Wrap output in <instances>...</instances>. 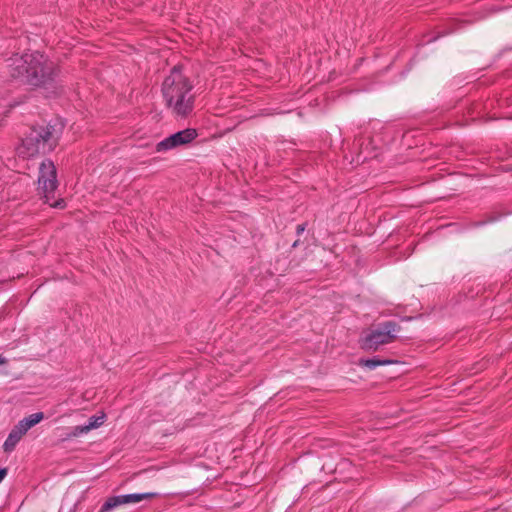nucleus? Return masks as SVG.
I'll list each match as a JSON object with an SVG mask.
<instances>
[{
    "label": "nucleus",
    "mask_w": 512,
    "mask_h": 512,
    "mask_svg": "<svg viewBox=\"0 0 512 512\" xmlns=\"http://www.w3.org/2000/svg\"><path fill=\"white\" fill-rule=\"evenodd\" d=\"M393 363L391 360H382L378 358H372V359H366V360H360V365L365 366L369 369H375L378 366L381 365H387Z\"/></svg>",
    "instance_id": "obj_10"
},
{
    "label": "nucleus",
    "mask_w": 512,
    "mask_h": 512,
    "mask_svg": "<svg viewBox=\"0 0 512 512\" xmlns=\"http://www.w3.org/2000/svg\"><path fill=\"white\" fill-rule=\"evenodd\" d=\"M303 230H304V228H303V227L298 226V231H303Z\"/></svg>",
    "instance_id": "obj_16"
},
{
    "label": "nucleus",
    "mask_w": 512,
    "mask_h": 512,
    "mask_svg": "<svg viewBox=\"0 0 512 512\" xmlns=\"http://www.w3.org/2000/svg\"><path fill=\"white\" fill-rule=\"evenodd\" d=\"M399 327L395 322L388 321L373 329L362 340L365 350H377L380 346L393 342Z\"/></svg>",
    "instance_id": "obj_4"
},
{
    "label": "nucleus",
    "mask_w": 512,
    "mask_h": 512,
    "mask_svg": "<svg viewBox=\"0 0 512 512\" xmlns=\"http://www.w3.org/2000/svg\"><path fill=\"white\" fill-rule=\"evenodd\" d=\"M44 419V414L42 412L34 413L29 415L28 417L20 420L18 424L22 427L26 432L31 429L36 424L40 423Z\"/></svg>",
    "instance_id": "obj_9"
},
{
    "label": "nucleus",
    "mask_w": 512,
    "mask_h": 512,
    "mask_svg": "<svg viewBox=\"0 0 512 512\" xmlns=\"http://www.w3.org/2000/svg\"><path fill=\"white\" fill-rule=\"evenodd\" d=\"M197 137V132L195 129L188 128L182 131L176 132L164 140L160 141L156 145L157 152H164L171 150L173 148L188 144L192 142Z\"/></svg>",
    "instance_id": "obj_6"
},
{
    "label": "nucleus",
    "mask_w": 512,
    "mask_h": 512,
    "mask_svg": "<svg viewBox=\"0 0 512 512\" xmlns=\"http://www.w3.org/2000/svg\"><path fill=\"white\" fill-rule=\"evenodd\" d=\"M7 474V470L6 469H0V482L5 478Z\"/></svg>",
    "instance_id": "obj_14"
},
{
    "label": "nucleus",
    "mask_w": 512,
    "mask_h": 512,
    "mask_svg": "<svg viewBox=\"0 0 512 512\" xmlns=\"http://www.w3.org/2000/svg\"><path fill=\"white\" fill-rule=\"evenodd\" d=\"M105 414L101 413L100 415H95L89 418L88 423L86 424L89 431L96 429L103 425L105 421Z\"/></svg>",
    "instance_id": "obj_11"
},
{
    "label": "nucleus",
    "mask_w": 512,
    "mask_h": 512,
    "mask_svg": "<svg viewBox=\"0 0 512 512\" xmlns=\"http://www.w3.org/2000/svg\"><path fill=\"white\" fill-rule=\"evenodd\" d=\"M27 432L20 427V425L17 423L13 429L10 431L7 439L5 440L3 444V449L5 452L10 453L12 452L16 445L19 443L21 438L26 434Z\"/></svg>",
    "instance_id": "obj_8"
},
{
    "label": "nucleus",
    "mask_w": 512,
    "mask_h": 512,
    "mask_svg": "<svg viewBox=\"0 0 512 512\" xmlns=\"http://www.w3.org/2000/svg\"><path fill=\"white\" fill-rule=\"evenodd\" d=\"M192 88L189 79L179 68L174 67L162 85L165 104L172 114L185 117L192 112L194 106Z\"/></svg>",
    "instance_id": "obj_1"
},
{
    "label": "nucleus",
    "mask_w": 512,
    "mask_h": 512,
    "mask_svg": "<svg viewBox=\"0 0 512 512\" xmlns=\"http://www.w3.org/2000/svg\"><path fill=\"white\" fill-rule=\"evenodd\" d=\"M13 77H24L26 82L39 86L52 78L54 66L39 52L25 53L9 60Z\"/></svg>",
    "instance_id": "obj_2"
},
{
    "label": "nucleus",
    "mask_w": 512,
    "mask_h": 512,
    "mask_svg": "<svg viewBox=\"0 0 512 512\" xmlns=\"http://www.w3.org/2000/svg\"><path fill=\"white\" fill-rule=\"evenodd\" d=\"M7 360L3 356L0 355V365L6 364Z\"/></svg>",
    "instance_id": "obj_15"
},
{
    "label": "nucleus",
    "mask_w": 512,
    "mask_h": 512,
    "mask_svg": "<svg viewBox=\"0 0 512 512\" xmlns=\"http://www.w3.org/2000/svg\"><path fill=\"white\" fill-rule=\"evenodd\" d=\"M88 432H89V429H88L87 425L75 426L73 428V431H72L71 435L74 436V437H77V436H80L82 434H86Z\"/></svg>",
    "instance_id": "obj_12"
},
{
    "label": "nucleus",
    "mask_w": 512,
    "mask_h": 512,
    "mask_svg": "<svg viewBox=\"0 0 512 512\" xmlns=\"http://www.w3.org/2000/svg\"><path fill=\"white\" fill-rule=\"evenodd\" d=\"M57 172L54 163L45 160L39 168L38 184L39 190L43 192L46 202L50 200V195L57 188Z\"/></svg>",
    "instance_id": "obj_5"
},
{
    "label": "nucleus",
    "mask_w": 512,
    "mask_h": 512,
    "mask_svg": "<svg viewBox=\"0 0 512 512\" xmlns=\"http://www.w3.org/2000/svg\"><path fill=\"white\" fill-rule=\"evenodd\" d=\"M55 145L56 139L52 135L50 128L39 127L31 130L17 149V153L23 158L33 157L37 154L51 151Z\"/></svg>",
    "instance_id": "obj_3"
},
{
    "label": "nucleus",
    "mask_w": 512,
    "mask_h": 512,
    "mask_svg": "<svg viewBox=\"0 0 512 512\" xmlns=\"http://www.w3.org/2000/svg\"><path fill=\"white\" fill-rule=\"evenodd\" d=\"M158 496L157 493H135V494H127V495H119L110 497L106 500V502L102 505L99 512H109L110 510L124 504H135L139 503L142 500L151 499Z\"/></svg>",
    "instance_id": "obj_7"
},
{
    "label": "nucleus",
    "mask_w": 512,
    "mask_h": 512,
    "mask_svg": "<svg viewBox=\"0 0 512 512\" xmlns=\"http://www.w3.org/2000/svg\"><path fill=\"white\" fill-rule=\"evenodd\" d=\"M63 204H64V201L61 199V200H58L55 203L51 204V206L56 207V208H63L64 207Z\"/></svg>",
    "instance_id": "obj_13"
}]
</instances>
